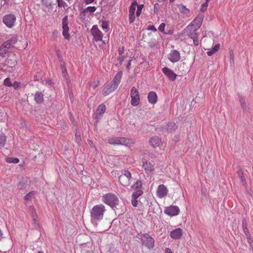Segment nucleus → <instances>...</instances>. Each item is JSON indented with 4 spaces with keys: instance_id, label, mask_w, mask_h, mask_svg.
Instances as JSON below:
<instances>
[{
    "instance_id": "obj_1",
    "label": "nucleus",
    "mask_w": 253,
    "mask_h": 253,
    "mask_svg": "<svg viewBox=\"0 0 253 253\" xmlns=\"http://www.w3.org/2000/svg\"><path fill=\"white\" fill-rule=\"evenodd\" d=\"M202 18H196L184 30L185 33L189 38L193 40V43L196 46L199 43V34L197 31L202 25Z\"/></svg>"
},
{
    "instance_id": "obj_2",
    "label": "nucleus",
    "mask_w": 253,
    "mask_h": 253,
    "mask_svg": "<svg viewBox=\"0 0 253 253\" xmlns=\"http://www.w3.org/2000/svg\"><path fill=\"white\" fill-rule=\"evenodd\" d=\"M129 178V185L132 184L131 186V189L134 190V191L132 194L131 196V204L133 207H137L138 204V201L137 198L141 196L143 192L142 190V183L140 180H136L131 178V174L129 172L127 171V178Z\"/></svg>"
},
{
    "instance_id": "obj_3",
    "label": "nucleus",
    "mask_w": 253,
    "mask_h": 253,
    "mask_svg": "<svg viewBox=\"0 0 253 253\" xmlns=\"http://www.w3.org/2000/svg\"><path fill=\"white\" fill-rule=\"evenodd\" d=\"M122 75V71L119 72L116 75L113 80L104 87L102 91L104 96H107L116 90L121 82Z\"/></svg>"
},
{
    "instance_id": "obj_4",
    "label": "nucleus",
    "mask_w": 253,
    "mask_h": 253,
    "mask_svg": "<svg viewBox=\"0 0 253 253\" xmlns=\"http://www.w3.org/2000/svg\"><path fill=\"white\" fill-rule=\"evenodd\" d=\"M105 211V207L102 204L94 206L90 212L91 219L95 221L101 220Z\"/></svg>"
},
{
    "instance_id": "obj_5",
    "label": "nucleus",
    "mask_w": 253,
    "mask_h": 253,
    "mask_svg": "<svg viewBox=\"0 0 253 253\" xmlns=\"http://www.w3.org/2000/svg\"><path fill=\"white\" fill-rule=\"evenodd\" d=\"M136 8H137L136 15L137 16H139L141 13L142 8H143V4L138 5L136 1H133L130 6L129 10V21L130 23H132L135 19L134 12L136 10Z\"/></svg>"
},
{
    "instance_id": "obj_6",
    "label": "nucleus",
    "mask_w": 253,
    "mask_h": 253,
    "mask_svg": "<svg viewBox=\"0 0 253 253\" xmlns=\"http://www.w3.org/2000/svg\"><path fill=\"white\" fill-rule=\"evenodd\" d=\"M102 201L105 204L108 205L112 208L118 205L119 203L118 197L112 193H108L104 195L102 197Z\"/></svg>"
},
{
    "instance_id": "obj_7",
    "label": "nucleus",
    "mask_w": 253,
    "mask_h": 253,
    "mask_svg": "<svg viewBox=\"0 0 253 253\" xmlns=\"http://www.w3.org/2000/svg\"><path fill=\"white\" fill-rule=\"evenodd\" d=\"M140 239L143 245L149 249H152L155 246V240L153 238L148 234H143L141 236Z\"/></svg>"
},
{
    "instance_id": "obj_8",
    "label": "nucleus",
    "mask_w": 253,
    "mask_h": 253,
    "mask_svg": "<svg viewBox=\"0 0 253 253\" xmlns=\"http://www.w3.org/2000/svg\"><path fill=\"white\" fill-rule=\"evenodd\" d=\"M16 20V16L14 14H8L3 16L2 22L7 27L11 28L14 27Z\"/></svg>"
},
{
    "instance_id": "obj_9",
    "label": "nucleus",
    "mask_w": 253,
    "mask_h": 253,
    "mask_svg": "<svg viewBox=\"0 0 253 253\" xmlns=\"http://www.w3.org/2000/svg\"><path fill=\"white\" fill-rule=\"evenodd\" d=\"M130 97L131 98V105L133 106H137L139 103L140 98L138 91L134 87H133L131 89Z\"/></svg>"
},
{
    "instance_id": "obj_10",
    "label": "nucleus",
    "mask_w": 253,
    "mask_h": 253,
    "mask_svg": "<svg viewBox=\"0 0 253 253\" xmlns=\"http://www.w3.org/2000/svg\"><path fill=\"white\" fill-rule=\"evenodd\" d=\"M91 33L96 42L102 41L103 34L97 25H93L91 29Z\"/></svg>"
},
{
    "instance_id": "obj_11",
    "label": "nucleus",
    "mask_w": 253,
    "mask_h": 253,
    "mask_svg": "<svg viewBox=\"0 0 253 253\" xmlns=\"http://www.w3.org/2000/svg\"><path fill=\"white\" fill-rule=\"evenodd\" d=\"M169 190L164 184H161L158 186L156 190L157 196L162 199L166 197L168 194Z\"/></svg>"
},
{
    "instance_id": "obj_12",
    "label": "nucleus",
    "mask_w": 253,
    "mask_h": 253,
    "mask_svg": "<svg viewBox=\"0 0 253 253\" xmlns=\"http://www.w3.org/2000/svg\"><path fill=\"white\" fill-rule=\"evenodd\" d=\"M165 213L170 216L178 215L180 212L179 208L176 206H170L166 208L164 211Z\"/></svg>"
},
{
    "instance_id": "obj_13",
    "label": "nucleus",
    "mask_w": 253,
    "mask_h": 253,
    "mask_svg": "<svg viewBox=\"0 0 253 253\" xmlns=\"http://www.w3.org/2000/svg\"><path fill=\"white\" fill-rule=\"evenodd\" d=\"M29 212L32 220V224L35 228H37L39 226V220L36 210L33 206L29 207Z\"/></svg>"
},
{
    "instance_id": "obj_14",
    "label": "nucleus",
    "mask_w": 253,
    "mask_h": 253,
    "mask_svg": "<svg viewBox=\"0 0 253 253\" xmlns=\"http://www.w3.org/2000/svg\"><path fill=\"white\" fill-rule=\"evenodd\" d=\"M68 22V16L66 15L62 19V29H63V35L66 39H68L70 37L69 34V27Z\"/></svg>"
},
{
    "instance_id": "obj_15",
    "label": "nucleus",
    "mask_w": 253,
    "mask_h": 253,
    "mask_svg": "<svg viewBox=\"0 0 253 253\" xmlns=\"http://www.w3.org/2000/svg\"><path fill=\"white\" fill-rule=\"evenodd\" d=\"M168 59L172 62H178L180 59V53L176 50H171L170 52L168 55Z\"/></svg>"
},
{
    "instance_id": "obj_16",
    "label": "nucleus",
    "mask_w": 253,
    "mask_h": 253,
    "mask_svg": "<svg viewBox=\"0 0 253 253\" xmlns=\"http://www.w3.org/2000/svg\"><path fill=\"white\" fill-rule=\"evenodd\" d=\"M163 73L169 79L172 81L175 80L177 75L171 70L168 67H164L162 69Z\"/></svg>"
},
{
    "instance_id": "obj_17",
    "label": "nucleus",
    "mask_w": 253,
    "mask_h": 253,
    "mask_svg": "<svg viewBox=\"0 0 253 253\" xmlns=\"http://www.w3.org/2000/svg\"><path fill=\"white\" fill-rule=\"evenodd\" d=\"M126 139L125 137L112 138L108 140V143L113 145H126Z\"/></svg>"
},
{
    "instance_id": "obj_18",
    "label": "nucleus",
    "mask_w": 253,
    "mask_h": 253,
    "mask_svg": "<svg viewBox=\"0 0 253 253\" xmlns=\"http://www.w3.org/2000/svg\"><path fill=\"white\" fill-rule=\"evenodd\" d=\"M11 48L7 42L3 43L0 46V56L2 57H6Z\"/></svg>"
},
{
    "instance_id": "obj_19",
    "label": "nucleus",
    "mask_w": 253,
    "mask_h": 253,
    "mask_svg": "<svg viewBox=\"0 0 253 253\" xmlns=\"http://www.w3.org/2000/svg\"><path fill=\"white\" fill-rule=\"evenodd\" d=\"M143 168H144L146 173H150L154 170V165H153L150 162L145 159H143L142 161Z\"/></svg>"
},
{
    "instance_id": "obj_20",
    "label": "nucleus",
    "mask_w": 253,
    "mask_h": 253,
    "mask_svg": "<svg viewBox=\"0 0 253 253\" xmlns=\"http://www.w3.org/2000/svg\"><path fill=\"white\" fill-rule=\"evenodd\" d=\"M182 234V230L180 228H178L170 232V236L173 239L178 240L181 238Z\"/></svg>"
},
{
    "instance_id": "obj_21",
    "label": "nucleus",
    "mask_w": 253,
    "mask_h": 253,
    "mask_svg": "<svg viewBox=\"0 0 253 253\" xmlns=\"http://www.w3.org/2000/svg\"><path fill=\"white\" fill-rule=\"evenodd\" d=\"M149 143L154 148L160 147L162 145L161 139L159 137L156 136L152 137L150 139Z\"/></svg>"
},
{
    "instance_id": "obj_22",
    "label": "nucleus",
    "mask_w": 253,
    "mask_h": 253,
    "mask_svg": "<svg viewBox=\"0 0 253 253\" xmlns=\"http://www.w3.org/2000/svg\"><path fill=\"white\" fill-rule=\"evenodd\" d=\"M106 111V106L104 104H100L97 108L96 111V117L97 119H100Z\"/></svg>"
},
{
    "instance_id": "obj_23",
    "label": "nucleus",
    "mask_w": 253,
    "mask_h": 253,
    "mask_svg": "<svg viewBox=\"0 0 253 253\" xmlns=\"http://www.w3.org/2000/svg\"><path fill=\"white\" fill-rule=\"evenodd\" d=\"M157 95L154 91H151L148 93V99L150 103L155 104L157 102Z\"/></svg>"
},
{
    "instance_id": "obj_24",
    "label": "nucleus",
    "mask_w": 253,
    "mask_h": 253,
    "mask_svg": "<svg viewBox=\"0 0 253 253\" xmlns=\"http://www.w3.org/2000/svg\"><path fill=\"white\" fill-rule=\"evenodd\" d=\"M28 178L27 177H22L19 181L17 186L20 189H22L26 187L28 185Z\"/></svg>"
},
{
    "instance_id": "obj_25",
    "label": "nucleus",
    "mask_w": 253,
    "mask_h": 253,
    "mask_svg": "<svg viewBox=\"0 0 253 253\" xmlns=\"http://www.w3.org/2000/svg\"><path fill=\"white\" fill-rule=\"evenodd\" d=\"M34 100L38 104L42 103L43 101V94L42 93L37 91L34 95Z\"/></svg>"
},
{
    "instance_id": "obj_26",
    "label": "nucleus",
    "mask_w": 253,
    "mask_h": 253,
    "mask_svg": "<svg viewBox=\"0 0 253 253\" xmlns=\"http://www.w3.org/2000/svg\"><path fill=\"white\" fill-rule=\"evenodd\" d=\"M42 4L48 9L53 8V6L55 4V0H42Z\"/></svg>"
},
{
    "instance_id": "obj_27",
    "label": "nucleus",
    "mask_w": 253,
    "mask_h": 253,
    "mask_svg": "<svg viewBox=\"0 0 253 253\" xmlns=\"http://www.w3.org/2000/svg\"><path fill=\"white\" fill-rule=\"evenodd\" d=\"M36 194V192L32 191L25 195V196L24 197V200L25 203L26 204H28L29 203V202H31L32 199L34 198V196Z\"/></svg>"
},
{
    "instance_id": "obj_28",
    "label": "nucleus",
    "mask_w": 253,
    "mask_h": 253,
    "mask_svg": "<svg viewBox=\"0 0 253 253\" xmlns=\"http://www.w3.org/2000/svg\"><path fill=\"white\" fill-rule=\"evenodd\" d=\"M242 228L245 234L247 236L248 238H250V234L249 231V230L247 226V222L246 220L244 219L242 220Z\"/></svg>"
},
{
    "instance_id": "obj_29",
    "label": "nucleus",
    "mask_w": 253,
    "mask_h": 253,
    "mask_svg": "<svg viewBox=\"0 0 253 253\" xmlns=\"http://www.w3.org/2000/svg\"><path fill=\"white\" fill-rule=\"evenodd\" d=\"M220 46V45L219 43L216 44L211 50L207 52V54L209 56H211L219 49Z\"/></svg>"
},
{
    "instance_id": "obj_30",
    "label": "nucleus",
    "mask_w": 253,
    "mask_h": 253,
    "mask_svg": "<svg viewBox=\"0 0 253 253\" xmlns=\"http://www.w3.org/2000/svg\"><path fill=\"white\" fill-rule=\"evenodd\" d=\"M126 172L120 175L119 178V181L120 183L123 186H126Z\"/></svg>"
},
{
    "instance_id": "obj_31",
    "label": "nucleus",
    "mask_w": 253,
    "mask_h": 253,
    "mask_svg": "<svg viewBox=\"0 0 253 253\" xmlns=\"http://www.w3.org/2000/svg\"><path fill=\"white\" fill-rule=\"evenodd\" d=\"M6 162L8 163L17 164L19 162V160L17 158L7 157L6 158Z\"/></svg>"
},
{
    "instance_id": "obj_32",
    "label": "nucleus",
    "mask_w": 253,
    "mask_h": 253,
    "mask_svg": "<svg viewBox=\"0 0 253 253\" xmlns=\"http://www.w3.org/2000/svg\"><path fill=\"white\" fill-rule=\"evenodd\" d=\"M17 40L16 37H13L11 38L10 39L6 41L5 42H7L8 44H9L10 46H11V47H12L14 44L17 42Z\"/></svg>"
},
{
    "instance_id": "obj_33",
    "label": "nucleus",
    "mask_w": 253,
    "mask_h": 253,
    "mask_svg": "<svg viewBox=\"0 0 253 253\" xmlns=\"http://www.w3.org/2000/svg\"><path fill=\"white\" fill-rule=\"evenodd\" d=\"M6 137L3 134H0V146H4L6 142Z\"/></svg>"
},
{
    "instance_id": "obj_34",
    "label": "nucleus",
    "mask_w": 253,
    "mask_h": 253,
    "mask_svg": "<svg viewBox=\"0 0 253 253\" xmlns=\"http://www.w3.org/2000/svg\"><path fill=\"white\" fill-rule=\"evenodd\" d=\"M96 9L95 6H88L84 10V12H89V13H93Z\"/></svg>"
},
{
    "instance_id": "obj_35",
    "label": "nucleus",
    "mask_w": 253,
    "mask_h": 253,
    "mask_svg": "<svg viewBox=\"0 0 253 253\" xmlns=\"http://www.w3.org/2000/svg\"><path fill=\"white\" fill-rule=\"evenodd\" d=\"M239 177L240 179L241 182L242 184V185L244 186H246L247 185V182L246 181V179L245 177L243 176V174L242 173H239L238 174Z\"/></svg>"
},
{
    "instance_id": "obj_36",
    "label": "nucleus",
    "mask_w": 253,
    "mask_h": 253,
    "mask_svg": "<svg viewBox=\"0 0 253 253\" xmlns=\"http://www.w3.org/2000/svg\"><path fill=\"white\" fill-rule=\"evenodd\" d=\"M61 67L62 69V72L63 76L65 77L67 74V69L65 66V63L64 62L61 63Z\"/></svg>"
},
{
    "instance_id": "obj_37",
    "label": "nucleus",
    "mask_w": 253,
    "mask_h": 253,
    "mask_svg": "<svg viewBox=\"0 0 253 253\" xmlns=\"http://www.w3.org/2000/svg\"><path fill=\"white\" fill-rule=\"evenodd\" d=\"M75 140L78 144L80 143L82 141L80 133L78 131H76L75 133Z\"/></svg>"
},
{
    "instance_id": "obj_38",
    "label": "nucleus",
    "mask_w": 253,
    "mask_h": 253,
    "mask_svg": "<svg viewBox=\"0 0 253 253\" xmlns=\"http://www.w3.org/2000/svg\"><path fill=\"white\" fill-rule=\"evenodd\" d=\"M208 2H209V1H207L206 0V1L205 3H203L201 5L200 9L201 11L204 12L207 9V7L208 6Z\"/></svg>"
},
{
    "instance_id": "obj_39",
    "label": "nucleus",
    "mask_w": 253,
    "mask_h": 253,
    "mask_svg": "<svg viewBox=\"0 0 253 253\" xmlns=\"http://www.w3.org/2000/svg\"><path fill=\"white\" fill-rule=\"evenodd\" d=\"M101 27L105 31V32L108 31V24L107 22L102 21L101 23Z\"/></svg>"
},
{
    "instance_id": "obj_40",
    "label": "nucleus",
    "mask_w": 253,
    "mask_h": 253,
    "mask_svg": "<svg viewBox=\"0 0 253 253\" xmlns=\"http://www.w3.org/2000/svg\"><path fill=\"white\" fill-rule=\"evenodd\" d=\"M165 27L166 24L165 23H162L159 26L158 29L160 32L163 33L164 34H166V32H165Z\"/></svg>"
},
{
    "instance_id": "obj_41",
    "label": "nucleus",
    "mask_w": 253,
    "mask_h": 253,
    "mask_svg": "<svg viewBox=\"0 0 253 253\" xmlns=\"http://www.w3.org/2000/svg\"><path fill=\"white\" fill-rule=\"evenodd\" d=\"M4 84L5 85L7 86H11L12 85V84L9 78H6L4 80Z\"/></svg>"
},
{
    "instance_id": "obj_42",
    "label": "nucleus",
    "mask_w": 253,
    "mask_h": 253,
    "mask_svg": "<svg viewBox=\"0 0 253 253\" xmlns=\"http://www.w3.org/2000/svg\"><path fill=\"white\" fill-rule=\"evenodd\" d=\"M55 2H57L59 7H61L64 4H65V2L62 0H56Z\"/></svg>"
},
{
    "instance_id": "obj_43",
    "label": "nucleus",
    "mask_w": 253,
    "mask_h": 253,
    "mask_svg": "<svg viewBox=\"0 0 253 253\" xmlns=\"http://www.w3.org/2000/svg\"><path fill=\"white\" fill-rule=\"evenodd\" d=\"M147 29L148 30H152V31H153L154 32L157 31V29L153 25H149V26H148V27L147 28Z\"/></svg>"
},
{
    "instance_id": "obj_44",
    "label": "nucleus",
    "mask_w": 253,
    "mask_h": 253,
    "mask_svg": "<svg viewBox=\"0 0 253 253\" xmlns=\"http://www.w3.org/2000/svg\"><path fill=\"white\" fill-rule=\"evenodd\" d=\"M97 85H98V83H91V84H90V86L94 88H95L96 87H97Z\"/></svg>"
},
{
    "instance_id": "obj_45",
    "label": "nucleus",
    "mask_w": 253,
    "mask_h": 253,
    "mask_svg": "<svg viewBox=\"0 0 253 253\" xmlns=\"http://www.w3.org/2000/svg\"><path fill=\"white\" fill-rule=\"evenodd\" d=\"M230 62L231 63H232L234 62V56L233 55V54H230Z\"/></svg>"
},
{
    "instance_id": "obj_46",
    "label": "nucleus",
    "mask_w": 253,
    "mask_h": 253,
    "mask_svg": "<svg viewBox=\"0 0 253 253\" xmlns=\"http://www.w3.org/2000/svg\"><path fill=\"white\" fill-rule=\"evenodd\" d=\"M165 253H173L172 251L169 248H166L165 250Z\"/></svg>"
},
{
    "instance_id": "obj_47",
    "label": "nucleus",
    "mask_w": 253,
    "mask_h": 253,
    "mask_svg": "<svg viewBox=\"0 0 253 253\" xmlns=\"http://www.w3.org/2000/svg\"><path fill=\"white\" fill-rule=\"evenodd\" d=\"M134 143V141L133 139H127V144H133Z\"/></svg>"
},
{
    "instance_id": "obj_48",
    "label": "nucleus",
    "mask_w": 253,
    "mask_h": 253,
    "mask_svg": "<svg viewBox=\"0 0 253 253\" xmlns=\"http://www.w3.org/2000/svg\"><path fill=\"white\" fill-rule=\"evenodd\" d=\"M94 0H85V2L86 4H90Z\"/></svg>"
},
{
    "instance_id": "obj_49",
    "label": "nucleus",
    "mask_w": 253,
    "mask_h": 253,
    "mask_svg": "<svg viewBox=\"0 0 253 253\" xmlns=\"http://www.w3.org/2000/svg\"><path fill=\"white\" fill-rule=\"evenodd\" d=\"M124 52V50H123V48H121L120 47L119 48V53L120 55H121L123 54Z\"/></svg>"
},
{
    "instance_id": "obj_50",
    "label": "nucleus",
    "mask_w": 253,
    "mask_h": 253,
    "mask_svg": "<svg viewBox=\"0 0 253 253\" xmlns=\"http://www.w3.org/2000/svg\"><path fill=\"white\" fill-rule=\"evenodd\" d=\"M118 60H119V61H120V62H122V61L123 60V58H122V57H119L118 58Z\"/></svg>"
},
{
    "instance_id": "obj_51",
    "label": "nucleus",
    "mask_w": 253,
    "mask_h": 253,
    "mask_svg": "<svg viewBox=\"0 0 253 253\" xmlns=\"http://www.w3.org/2000/svg\"><path fill=\"white\" fill-rule=\"evenodd\" d=\"M2 235H3L1 231V230H0V238L2 237Z\"/></svg>"
},
{
    "instance_id": "obj_52",
    "label": "nucleus",
    "mask_w": 253,
    "mask_h": 253,
    "mask_svg": "<svg viewBox=\"0 0 253 253\" xmlns=\"http://www.w3.org/2000/svg\"><path fill=\"white\" fill-rule=\"evenodd\" d=\"M58 57H59V61H61V60H62V57H60L59 55H58Z\"/></svg>"
},
{
    "instance_id": "obj_53",
    "label": "nucleus",
    "mask_w": 253,
    "mask_h": 253,
    "mask_svg": "<svg viewBox=\"0 0 253 253\" xmlns=\"http://www.w3.org/2000/svg\"><path fill=\"white\" fill-rule=\"evenodd\" d=\"M174 0H169V1H170V2H173Z\"/></svg>"
},
{
    "instance_id": "obj_54",
    "label": "nucleus",
    "mask_w": 253,
    "mask_h": 253,
    "mask_svg": "<svg viewBox=\"0 0 253 253\" xmlns=\"http://www.w3.org/2000/svg\"><path fill=\"white\" fill-rule=\"evenodd\" d=\"M4 3H5V2H4V3H2V2H1V5H4Z\"/></svg>"
},
{
    "instance_id": "obj_55",
    "label": "nucleus",
    "mask_w": 253,
    "mask_h": 253,
    "mask_svg": "<svg viewBox=\"0 0 253 253\" xmlns=\"http://www.w3.org/2000/svg\"><path fill=\"white\" fill-rule=\"evenodd\" d=\"M38 253H42V252H39Z\"/></svg>"
},
{
    "instance_id": "obj_56",
    "label": "nucleus",
    "mask_w": 253,
    "mask_h": 253,
    "mask_svg": "<svg viewBox=\"0 0 253 253\" xmlns=\"http://www.w3.org/2000/svg\"><path fill=\"white\" fill-rule=\"evenodd\" d=\"M207 1H209L210 0H206Z\"/></svg>"
}]
</instances>
